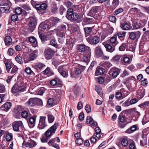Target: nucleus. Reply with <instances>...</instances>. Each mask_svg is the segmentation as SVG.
I'll list each match as a JSON object with an SVG mask.
<instances>
[{"instance_id":"nucleus-54","label":"nucleus","mask_w":149,"mask_h":149,"mask_svg":"<svg viewBox=\"0 0 149 149\" xmlns=\"http://www.w3.org/2000/svg\"><path fill=\"white\" fill-rule=\"evenodd\" d=\"M65 65H62L59 66L58 68V72L60 73H61L62 72L64 71L65 70Z\"/></svg>"},{"instance_id":"nucleus-25","label":"nucleus","mask_w":149,"mask_h":149,"mask_svg":"<svg viewBox=\"0 0 149 149\" xmlns=\"http://www.w3.org/2000/svg\"><path fill=\"white\" fill-rule=\"evenodd\" d=\"M4 42L6 46H9L12 44V40L10 36H6L4 38Z\"/></svg>"},{"instance_id":"nucleus-41","label":"nucleus","mask_w":149,"mask_h":149,"mask_svg":"<svg viewBox=\"0 0 149 149\" xmlns=\"http://www.w3.org/2000/svg\"><path fill=\"white\" fill-rule=\"evenodd\" d=\"M17 88V85H15L12 89V92L13 94L18 93V89Z\"/></svg>"},{"instance_id":"nucleus-10","label":"nucleus","mask_w":149,"mask_h":149,"mask_svg":"<svg viewBox=\"0 0 149 149\" xmlns=\"http://www.w3.org/2000/svg\"><path fill=\"white\" fill-rule=\"evenodd\" d=\"M4 6L3 3H0V11L2 13H10L12 10V8L9 6H7L5 7H2Z\"/></svg>"},{"instance_id":"nucleus-13","label":"nucleus","mask_w":149,"mask_h":149,"mask_svg":"<svg viewBox=\"0 0 149 149\" xmlns=\"http://www.w3.org/2000/svg\"><path fill=\"white\" fill-rule=\"evenodd\" d=\"M37 116L34 115L30 118L28 121L29 125L30 128L34 127L35 125Z\"/></svg>"},{"instance_id":"nucleus-8","label":"nucleus","mask_w":149,"mask_h":149,"mask_svg":"<svg viewBox=\"0 0 149 149\" xmlns=\"http://www.w3.org/2000/svg\"><path fill=\"white\" fill-rule=\"evenodd\" d=\"M47 4L45 3H42L41 4H37L36 6V9L38 10H40L41 12L40 13L42 14L47 9Z\"/></svg>"},{"instance_id":"nucleus-26","label":"nucleus","mask_w":149,"mask_h":149,"mask_svg":"<svg viewBox=\"0 0 149 149\" xmlns=\"http://www.w3.org/2000/svg\"><path fill=\"white\" fill-rule=\"evenodd\" d=\"M59 19L57 18L53 17L48 22L49 24L51 25V27L56 24L59 21Z\"/></svg>"},{"instance_id":"nucleus-24","label":"nucleus","mask_w":149,"mask_h":149,"mask_svg":"<svg viewBox=\"0 0 149 149\" xmlns=\"http://www.w3.org/2000/svg\"><path fill=\"white\" fill-rule=\"evenodd\" d=\"M117 35H114L110 39V43L113 46H115L118 43L116 40Z\"/></svg>"},{"instance_id":"nucleus-61","label":"nucleus","mask_w":149,"mask_h":149,"mask_svg":"<svg viewBox=\"0 0 149 149\" xmlns=\"http://www.w3.org/2000/svg\"><path fill=\"white\" fill-rule=\"evenodd\" d=\"M139 106L142 108H148L149 107V103H142Z\"/></svg>"},{"instance_id":"nucleus-21","label":"nucleus","mask_w":149,"mask_h":149,"mask_svg":"<svg viewBox=\"0 0 149 149\" xmlns=\"http://www.w3.org/2000/svg\"><path fill=\"white\" fill-rule=\"evenodd\" d=\"M11 106V103H5L0 107V109L3 110L7 111L10 109Z\"/></svg>"},{"instance_id":"nucleus-12","label":"nucleus","mask_w":149,"mask_h":149,"mask_svg":"<svg viewBox=\"0 0 149 149\" xmlns=\"http://www.w3.org/2000/svg\"><path fill=\"white\" fill-rule=\"evenodd\" d=\"M51 25L49 24V22L46 23L42 22L38 28L42 31L45 30H47L51 27Z\"/></svg>"},{"instance_id":"nucleus-37","label":"nucleus","mask_w":149,"mask_h":149,"mask_svg":"<svg viewBox=\"0 0 149 149\" xmlns=\"http://www.w3.org/2000/svg\"><path fill=\"white\" fill-rule=\"evenodd\" d=\"M47 118L48 122L49 123H52L55 119L54 116L51 114H49L47 115Z\"/></svg>"},{"instance_id":"nucleus-59","label":"nucleus","mask_w":149,"mask_h":149,"mask_svg":"<svg viewBox=\"0 0 149 149\" xmlns=\"http://www.w3.org/2000/svg\"><path fill=\"white\" fill-rule=\"evenodd\" d=\"M25 72L28 74H31L32 73H33V72L31 70V68L29 67H27L25 69Z\"/></svg>"},{"instance_id":"nucleus-51","label":"nucleus","mask_w":149,"mask_h":149,"mask_svg":"<svg viewBox=\"0 0 149 149\" xmlns=\"http://www.w3.org/2000/svg\"><path fill=\"white\" fill-rule=\"evenodd\" d=\"M6 138L7 141H10L13 138V135L12 134L10 133L7 134L6 136Z\"/></svg>"},{"instance_id":"nucleus-47","label":"nucleus","mask_w":149,"mask_h":149,"mask_svg":"<svg viewBox=\"0 0 149 149\" xmlns=\"http://www.w3.org/2000/svg\"><path fill=\"white\" fill-rule=\"evenodd\" d=\"M15 59L18 63L20 64H22L23 63L22 58L21 57L18 56L16 57Z\"/></svg>"},{"instance_id":"nucleus-31","label":"nucleus","mask_w":149,"mask_h":149,"mask_svg":"<svg viewBox=\"0 0 149 149\" xmlns=\"http://www.w3.org/2000/svg\"><path fill=\"white\" fill-rule=\"evenodd\" d=\"M105 47L106 49V50L107 51L109 52H113L115 50V46H111L109 44H106L105 45Z\"/></svg>"},{"instance_id":"nucleus-48","label":"nucleus","mask_w":149,"mask_h":149,"mask_svg":"<svg viewBox=\"0 0 149 149\" xmlns=\"http://www.w3.org/2000/svg\"><path fill=\"white\" fill-rule=\"evenodd\" d=\"M126 43H122L119 47V50L120 51H124L126 49Z\"/></svg>"},{"instance_id":"nucleus-22","label":"nucleus","mask_w":149,"mask_h":149,"mask_svg":"<svg viewBox=\"0 0 149 149\" xmlns=\"http://www.w3.org/2000/svg\"><path fill=\"white\" fill-rule=\"evenodd\" d=\"M29 40L30 43H32V45L34 47H36L38 45L36 39L33 36L30 37Z\"/></svg>"},{"instance_id":"nucleus-36","label":"nucleus","mask_w":149,"mask_h":149,"mask_svg":"<svg viewBox=\"0 0 149 149\" xmlns=\"http://www.w3.org/2000/svg\"><path fill=\"white\" fill-rule=\"evenodd\" d=\"M95 90L97 93L101 97L103 96L102 92L101 87L99 86H96L95 87Z\"/></svg>"},{"instance_id":"nucleus-28","label":"nucleus","mask_w":149,"mask_h":149,"mask_svg":"<svg viewBox=\"0 0 149 149\" xmlns=\"http://www.w3.org/2000/svg\"><path fill=\"white\" fill-rule=\"evenodd\" d=\"M125 34L126 32H125L120 31L118 32L116 35L118 36V38L120 40H123L124 39Z\"/></svg>"},{"instance_id":"nucleus-5","label":"nucleus","mask_w":149,"mask_h":149,"mask_svg":"<svg viewBox=\"0 0 149 149\" xmlns=\"http://www.w3.org/2000/svg\"><path fill=\"white\" fill-rule=\"evenodd\" d=\"M88 42L91 45H95L98 44L100 41L99 37L97 36H90L86 38Z\"/></svg>"},{"instance_id":"nucleus-3","label":"nucleus","mask_w":149,"mask_h":149,"mask_svg":"<svg viewBox=\"0 0 149 149\" xmlns=\"http://www.w3.org/2000/svg\"><path fill=\"white\" fill-rule=\"evenodd\" d=\"M79 15L78 14L73 13V10L72 8H69L67 11L66 17L71 21H76L79 18Z\"/></svg>"},{"instance_id":"nucleus-45","label":"nucleus","mask_w":149,"mask_h":149,"mask_svg":"<svg viewBox=\"0 0 149 149\" xmlns=\"http://www.w3.org/2000/svg\"><path fill=\"white\" fill-rule=\"evenodd\" d=\"M58 8L56 5H53L51 8L52 12V13H56L57 12Z\"/></svg>"},{"instance_id":"nucleus-49","label":"nucleus","mask_w":149,"mask_h":149,"mask_svg":"<svg viewBox=\"0 0 149 149\" xmlns=\"http://www.w3.org/2000/svg\"><path fill=\"white\" fill-rule=\"evenodd\" d=\"M11 20L15 22L18 20V17L17 14H14L12 15L11 17Z\"/></svg>"},{"instance_id":"nucleus-1","label":"nucleus","mask_w":149,"mask_h":149,"mask_svg":"<svg viewBox=\"0 0 149 149\" xmlns=\"http://www.w3.org/2000/svg\"><path fill=\"white\" fill-rule=\"evenodd\" d=\"M77 49L79 52L84 54H86L89 56L91 55V50L90 47L85 45L84 44L78 45Z\"/></svg>"},{"instance_id":"nucleus-30","label":"nucleus","mask_w":149,"mask_h":149,"mask_svg":"<svg viewBox=\"0 0 149 149\" xmlns=\"http://www.w3.org/2000/svg\"><path fill=\"white\" fill-rule=\"evenodd\" d=\"M56 141L57 143H59L60 142V140L58 137H57L56 138H54L51 139L49 141L48 143V144L51 146L52 144L55 143V142Z\"/></svg>"},{"instance_id":"nucleus-46","label":"nucleus","mask_w":149,"mask_h":149,"mask_svg":"<svg viewBox=\"0 0 149 149\" xmlns=\"http://www.w3.org/2000/svg\"><path fill=\"white\" fill-rule=\"evenodd\" d=\"M121 56L120 55H117L113 57L112 59V60L115 62H117L120 59Z\"/></svg>"},{"instance_id":"nucleus-4","label":"nucleus","mask_w":149,"mask_h":149,"mask_svg":"<svg viewBox=\"0 0 149 149\" xmlns=\"http://www.w3.org/2000/svg\"><path fill=\"white\" fill-rule=\"evenodd\" d=\"M28 24L31 31H32L36 27V19L34 17H30L28 19Z\"/></svg>"},{"instance_id":"nucleus-55","label":"nucleus","mask_w":149,"mask_h":149,"mask_svg":"<svg viewBox=\"0 0 149 149\" xmlns=\"http://www.w3.org/2000/svg\"><path fill=\"white\" fill-rule=\"evenodd\" d=\"M124 62L127 64H129L130 63V58L127 56L124 57L123 58Z\"/></svg>"},{"instance_id":"nucleus-19","label":"nucleus","mask_w":149,"mask_h":149,"mask_svg":"<svg viewBox=\"0 0 149 149\" xmlns=\"http://www.w3.org/2000/svg\"><path fill=\"white\" fill-rule=\"evenodd\" d=\"M95 54L97 57H101L103 54V52L101 50L100 46H98L95 49Z\"/></svg>"},{"instance_id":"nucleus-52","label":"nucleus","mask_w":149,"mask_h":149,"mask_svg":"<svg viewBox=\"0 0 149 149\" xmlns=\"http://www.w3.org/2000/svg\"><path fill=\"white\" fill-rule=\"evenodd\" d=\"M119 119L121 122L123 123L125 121L126 117L124 116L120 115L119 117Z\"/></svg>"},{"instance_id":"nucleus-63","label":"nucleus","mask_w":149,"mask_h":149,"mask_svg":"<svg viewBox=\"0 0 149 149\" xmlns=\"http://www.w3.org/2000/svg\"><path fill=\"white\" fill-rule=\"evenodd\" d=\"M129 148V149H135L136 147L135 143L133 141L130 144Z\"/></svg>"},{"instance_id":"nucleus-17","label":"nucleus","mask_w":149,"mask_h":149,"mask_svg":"<svg viewBox=\"0 0 149 149\" xmlns=\"http://www.w3.org/2000/svg\"><path fill=\"white\" fill-rule=\"evenodd\" d=\"M99 8V7L98 6H95L93 7L88 13V15L93 17L94 14L98 12Z\"/></svg>"},{"instance_id":"nucleus-2","label":"nucleus","mask_w":149,"mask_h":149,"mask_svg":"<svg viewBox=\"0 0 149 149\" xmlns=\"http://www.w3.org/2000/svg\"><path fill=\"white\" fill-rule=\"evenodd\" d=\"M58 126V123H55L45 133V136L50 138L55 133Z\"/></svg>"},{"instance_id":"nucleus-44","label":"nucleus","mask_w":149,"mask_h":149,"mask_svg":"<svg viewBox=\"0 0 149 149\" xmlns=\"http://www.w3.org/2000/svg\"><path fill=\"white\" fill-rule=\"evenodd\" d=\"M15 11L16 14L20 15L23 12V9L20 7H18L16 8Z\"/></svg>"},{"instance_id":"nucleus-58","label":"nucleus","mask_w":149,"mask_h":149,"mask_svg":"<svg viewBox=\"0 0 149 149\" xmlns=\"http://www.w3.org/2000/svg\"><path fill=\"white\" fill-rule=\"evenodd\" d=\"M14 52V50L13 48H9L8 50V55L11 56L13 55Z\"/></svg>"},{"instance_id":"nucleus-35","label":"nucleus","mask_w":149,"mask_h":149,"mask_svg":"<svg viewBox=\"0 0 149 149\" xmlns=\"http://www.w3.org/2000/svg\"><path fill=\"white\" fill-rule=\"evenodd\" d=\"M92 19H89L88 18H85L82 22V24L83 25L89 24L91 23L92 22Z\"/></svg>"},{"instance_id":"nucleus-33","label":"nucleus","mask_w":149,"mask_h":149,"mask_svg":"<svg viewBox=\"0 0 149 149\" xmlns=\"http://www.w3.org/2000/svg\"><path fill=\"white\" fill-rule=\"evenodd\" d=\"M101 65L106 68H108L111 67L112 65L108 61H105L102 62L100 63Z\"/></svg>"},{"instance_id":"nucleus-60","label":"nucleus","mask_w":149,"mask_h":149,"mask_svg":"<svg viewBox=\"0 0 149 149\" xmlns=\"http://www.w3.org/2000/svg\"><path fill=\"white\" fill-rule=\"evenodd\" d=\"M28 105L31 107L34 106L35 105L37 106H43L42 103H28Z\"/></svg>"},{"instance_id":"nucleus-50","label":"nucleus","mask_w":149,"mask_h":149,"mask_svg":"<svg viewBox=\"0 0 149 149\" xmlns=\"http://www.w3.org/2000/svg\"><path fill=\"white\" fill-rule=\"evenodd\" d=\"M37 56V55L34 53H31L29 55L30 60L31 61H32L36 58Z\"/></svg>"},{"instance_id":"nucleus-16","label":"nucleus","mask_w":149,"mask_h":149,"mask_svg":"<svg viewBox=\"0 0 149 149\" xmlns=\"http://www.w3.org/2000/svg\"><path fill=\"white\" fill-rule=\"evenodd\" d=\"M130 139L126 136L123 137L120 142L123 146L126 147L128 145Z\"/></svg>"},{"instance_id":"nucleus-38","label":"nucleus","mask_w":149,"mask_h":149,"mask_svg":"<svg viewBox=\"0 0 149 149\" xmlns=\"http://www.w3.org/2000/svg\"><path fill=\"white\" fill-rule=\"evenodd\" d=\"M84 30L85 31L86 35H88L92 31V29L91 27H86L84 28Z\"/></svg>"},{"instance_id":"nucleus-56","label":"nucleus","mask_w":149,"mask_h":149,"mask_svg":"<svg viewBox=\"0 0 149 149\" xmlns=\"http://www.w3.org/2000/svg\"><path fill=\"white\" fill-rule=\"evenodd\" d=\"M45 65L41 63H37L35 65V67L39 69H42L45 66Z\"/></svg>"},{"instance_id":"nucleus-11","label":"nucleus","mask_w":149,"mask_h":149,"mask_svg":"<svg viewBox=\"0 0 149 149\" xmlns=\"http://www.w3.org/2000/svg\"><path fill=\"white\" fill-rule=\"evenodd\" d=\"M23 126V124L22 121H19L14 122L13 124V130L16 132L19 131V128L22 127Z\"/></svg>"},{"instance_id":"nucleus-14","label":"nucleus","mask_w":149,"mask_h":149,"mask_svg":"<svg viewBox=\"0 0 149 149\" xmlns=\"http://www.w3.org/2000/svg\"><path fill=\"white\" fill-rule=\"evenodd\" d=\"M86 123L88 124H90L92 127H95L97 125L96 122L94 121L93 118L89 116H88L87 117Z\"/></svg>"},{"instance_id":"nucleus-27","label":"nucleus","mask_w":149,"mask_h":149,"mask_svg":"<svg viewBox=\"0 0 149 149\" xmlns=\"http://www.w3.org/2000/svg\"><path fill=\"white\" fill-rule=\"evenodd\" d=\"M104 72V70L103 68L98 67L96 68L95 74L97 75H99L103 74Z\"/></svg>"},{"instance_id":"nucleus-39","label":"nucleus","mask_w":149,"mask_h":149,"mask_svg":"<svg viewBox=\"0 0 149 149\" xmlns=\"http://www.w3.org/2000/svg\"><path fill=\"white\" fill-rule=\"evenodd\" d=\"M140 145L142 146H144L146 145L147 144V142L146 138L145 139L142 136V139L140 141Z\"/></svg>"},{"instance_id":"nucleus-53","label":"nucleus","mask_w":149,"mask_h":149,"mask_svg":"<svg viewBox=\"0 0 149 149\" xmlns=\"http://www.w3.org/2000/svg\"><path fill=\"white\" fill-rule=\"evenodd\" d=\"M21 115L22 118H25L28 117L29 113L27 111H23L22 112Z\"/></svg>"},{"instance_id":"nucleus-64","label":"nucleus","mask_w":149,"mask_h":149,"mask_svg":"<svg viewBox=\"0 0 149 149\" xmlns=\"http://www.w3.org/2000/svg\"><path fill=\"white\" fill-rule=\"evenodd\" d=\"M76 143L79 145H81L83 143V140L81 139H77L75 141Z\"/></svg>"},{"instance_id":"nucleus-7","label":"nucleus","mask_w":149,"mask_h":149,"mask_svg":"<svg viewBox=\"0 0 149 149\" xmlns=\"http://www.w3.org/2000/svg\"><path fill=\"white\" fill-rule=\"evenodd\" d=\"M129 38L132 40H137L140 38L141 33L139 31L132 32L129 33Z\"/></svg>"},{"instance_id":"nucleus-62","label":"nucleus","mask_w":149,"mask_h":149,"mask_svg":"<svg viewBox=\"0 0 149 149\" xmlns=\"http://www.w3.org/2000/svg\"><path fill=\"white\" fill-rule=\"evenodd\" d=\"M110 21L112 22H116V17L114 16H110L109 17Z\"/></svg>"},{"instance_id":"nucleus-34","label":"nucleus","mask_w":149,"mask_h":149,"mask_svg":"<svg viewBox=\"0 0 149 149\" xmlns=\"http://www.w3.org/2000/svg\"><path fill=\"white\" fill-rule=\"evenodd\" d=\"M87 54L88 55V56H84L81 59L82 61L85 62L86 65L88 64L89 61L91 56H89L88 54Z\"/></svg>"},{"instance_id":"nucleus-57","label":"nucleus","mask_w":149,"mask_h":149,"mask_svg":"<svg viewBox=\"0 0 149 149\" xmlns=\"http://www.w3.org/2000/svg\"><path fill=\"white\" fill-rule=\"evenodd\" d=\"M123 11V9L122 8H119L117 9L114 12V14L115 15H116L118 14L119 13L122 12Z\"/></svg>"},{"instance_id":"nucleus-23","label":"nucleus","mask_w":149,"mask_h":149,"mask_svg":"<svg viewBox=\"0 0 149 149\" xmlns=\"http://www.w3.org/2000/svg\"><path fill=\"white\" fill-rule=\"evenodd\" d=\"M132 26L134 29H137L141 28L144 26V25L141 24L140 22H137L133 23Z\"/></svg>"},{"instance_id":"nucleus-15","label":"nucleus","mask_w":149,"mask_h":149,"mask_svg":"<svg viewBox=\"0 0 149 149\" xmlns=\"http://www.w3.org/2000/svg\"><path fill=\"white\" fill-rule=\"evenodd\" d=\"M57 35L58 37V41L60 43H62L63 42L65 39V33L64 32H57Z\"/></svg>"},{"instance_id":"nucleus-32","label":"nucleus","mask_w":149,"mask_h":149,"mask_svg":"<svg viewBox=\"0 0 149 149\" xmlns=\"http://www.w3.org/2000/svg\"><path fill=\"white\" fill-rule=\"evenodd\" d=\"M140 93H138L137 95V97L140 99L142 98L144 95L145 94V90L142 88H140Z\"/></svg>"},{"instance_id":"nucleus-29","label":"nucleus","mask_w":149,"mask_h":149,"mask_svg":"<svg viewBox=\"0 0 149 149\" xmlns=\"http://www.w3.org/2000/svg\"><path fill=\"white\" fill-rule=\"evenodd\" d=\"M66 31V26L64 24H62L58 26L57 29V32H64L65 33Z\"/></svg>"},{"instance_id":"nucleus-6","label":"nucleus","mask_w":149,"mask_h":149,"mask_svg":"<svg viewBox=\"0 0 149 149\" xmlns=\"http://www.w3.org/2000/svg\"><path fill=\"white\" fill-rule=\"evenodd\" d=\"M46 117L40 116V117L38 127L40 129H42L47 126V124L46 122Z\"/></svg>"},{"instance_id":"nucleus-18","label":"nucleus","mask_w":149,"mask_h":149,"mask_svg":"<svg viewBox=\"0 0 149 149\" xmlns=\"http://www.w3.org/2000/svg\"><path fill=\"white\" fill-rule=\"evenodd\" d=\"M4 62L5 65L7 72H9L10 68L13 65L6 59L4 60Z\"/></svg>"},{"instance_id":"nucleus-20","label":"nucleus","mask_w":149,"mask_h":149,"mask_svg":"<svg viewBox=\"0 0 149 149\" xmlns=\"http://www.w3.org/2000/svg\"><path fill=\"white\" fill-rule=\"evenodd\" d=\"M120 27L125 30H127L132 29V26L128 23H121Z\"/></svg>"},{"instance_id":"nucleus-40","label":"nucleus","mask_w":149,"mask_h":149,"mask_svg":"<svg viewBox=\"0 0 149 149\" xmlns=\"http://www.w3.org/2000/svg\"><path fill=\"white\" fill-rule=\"evenodd\" d=\"M12 68V69L10 73L12 74L16 73L18 71V68L15 65H13Z\"/></svg>"},{"instance_id":"nucleus-42","label":"nucleus","mask_w":149,"mask_h":149,"mask_svg":"<svg viewBox=\"0 0 149 149\" xmlns=\"http://www.w3.org/2000/svg\"><path fill=\"white\" fill-rule=\"evenodd\" d=\"M61 96V95L59 94L56 95L54 98V102H58L59 101Z\"/></svg>"},{"instance_id":"nucleus-43","label":"nucleus","mask_w":149,"mask_h":149,"mask_svg":"<svg viewBox=\"0 0 149 149\" xmlns=\"http://www.w3.org/2000/svg\"><path fill=\"white\" fill-rule=\"evenodd\" d=\"M18 107H16L13 110V112L14 113V116L15 117H18L19 116V111L18 110Z\"/></svg>"},{"instance_id":"nucleus-9","label":"nucleus","mask_w":149,"mask_h":149,"mask_svg":"<svg viewBox=\"0 0 149 149\" xmlns=\"http://www.w3.org/2000/svg\"><path fill=\"white\" fill-rule=\"evenodd\" d=\"M45 53L46 58L47 59L51 58L55 54V52L50 48L46 49Z\"/></svg>"}]
</instances>
